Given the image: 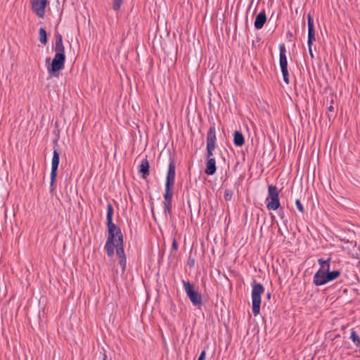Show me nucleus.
<instances>
[{
	"mask_svg": "<svg viewBox=\"0 0 360 360\" xmlns=\"http://www.w3.org/2000/svg\"><path fill=\"white\" fill-rule=\"evenodd\" d=\"M264 292V288L262 284L253 282L252 289V313L255 316H257L260 311L261 296Z\"/></svg>",
	"mask_w": 360,
	"mask_h": 360,
	"instance_id": "obj_1",
	"label": "nucleus"
},
{
	"mask_svg": "<svg viewBox=\"0 0 360 360\" xmlns=\"http://www.w3.org/2000/svg\"><path fill=\"white\" fill-rule=\"evenodd\" d=\"M182 283L186 295L189 298L190 301L194 306L200 308L202 304L201 294L195 290V285L188 281L183 280Z\"/></svg>",
	"mask_w": 360,
	"mask_h": 360,
	"instance_id": "obj_2",
	"label": "nucleus"
},
{
	"mask_svg": "<svg viewBox=\"0 0 360 360\" xmlns=\"http://www.w3.org/2000/svg\"><path fill=\"white\" fill-rule=\"evenodd\" d=\"M269 210H276L280 207L279 192L274 185L268 186V195L265 200Z\"/></svg>",
	"mask_w": 360,
	"mask_h": 360,
	"instance_id": "obj_3",
	"label": "nucleus"
},
{
	"mask_svg": "<svg viewBox=\"0 0 360 360\" xmlns=\"http://www.w3.org/2000/svg\"><path fill=\"white\" fill-rule=\"evenodd\" d=\"M340 274L339 270L328 271L323 274L321 271L320 273H315L313 278V283L316 286L323 285L338 278L340 276Z\"/></svg>",
	"mask_w": 360,
	"mask_h": 360,
	"instance_id": "obj_4",
	"label": "nucleus"
},
{
	"mask_svg": "<svg viewBox=\"0 0 360 360\" xmlns=\"http://www.w3.org/2000/svg\"><path fill=\"white\" fill-rule=\"evenodd\" d=\"M216 143V129L214 125L210 126L207 134V160L214 159L213 151L215 149Z\"/></svg>",
	"mask_w": 360,
	"mask_h": 360,
	"instance_id": "obj_5",
	"label": "nucleus"
},
{
	"mask_svg": "<svg viewBox=\"0 0 360 360\" xmlns=\"http://www.w3.org/2000/svg\"><path fill=\"white\" fill-rule=\"evenodd\" d=\"M279 63L282 72V75L283 77L284 82L288 84H289V77H288V61L286 58V49L284 44H281L279 45Z\"/></svg>",
	"mask_w": 360,
	"mask_h": 360,
	"instance_id": "obj_6",
	"label": "nucleus"
},
{
	"mask_svg": "<svg viewBox=\"0 0 360 360\" xmlns=\"http://www.w3.org/2000/svg\"><path fill=\"white\" fill-rule=\"evenodd\" d=\"M65 56L55 54L51 66L48 67V72L51 75L57 76L56 73L64 68Z\"/></svg>",
	"mask_w": 360,
	"mask_h": 360,
	"instance_id": "obj_7",
	"label": "nucleus"
},
{
	"mask_svg": "<svg viewBox=\"0 0 360 360\" xmlns=\"http://www.w3.org/2000/svg\"><path fill=\"white\" fill-rule=\"evenodd\" d=\"M112 216H113V207L111 204H108V210H107V214H106L108 232H115V235H117V240H120V237H121V238H123V235L122 233L120 228L117 227L112 222Z\"/></svg>",
	"mask_w": 360,
	"mask_h": 360,
	"instance_id": "obj_8",
	"label": "nucleus"
},
{
	"mask_svg": "<svg viewBox=\"0 0 360 360\" xmlns=\"http://www.w3.org/2000/svg\"><path fill=\"white\" fill-rule=\"evenodd\" d=\"M60 162V153L58 149L54 148L53 152V158L51 161V191H52L55 187L54 184L56 182V179L57 176V170L59 165Z\"/></svg>",
	"mask_w": 360,
	"mask_h": 360,
	"instance_id": "obj_9",
	"label": "nucleus"
},
{
	"mask_svg": "<svg viewBox=\"0 0 360 360\" xmlns=\"http://www.w3.org/2000/svg\"><path fill=\"white\" fill-rule=\"evenodd\" d=\"M117 235H115V232H108L104 249L106 251L107 255L110 257L114 255V248L115 244H117Z\"/></svg>",
	"mask_w": 360,
	"mask_h": 360,
	"instance_id": "obj_10",
	"label": "nucleus"
},
{
	"mask_svg": "<svg viewBox=\"0 0 360 360\" xmlns=\"http://www.w3.org/2000/svg\"><path fill=\"white\" fill-rule=\"evenodd\" d=\"M46 0H32V8L33 11L40 18H43L45 13Z\"/></svg>",
	"mask_w": 360,
	"mask_h": 360,
	"instance_id": "obj_11",
	"label": "nucleus"
},
{
	"mask_svg": "<svg viewBox=\"0 0 360 360\" xmlns=\"http://www.w3.org/2000/svg\"><path fill=\"white\" fill-rule=\"evenodd\" d=\"M307 25H308V41L307 45L310 46L316 40L315 30L314 27V20L310 14L307 15Z\"/></svg>",
	"mask_w": 360,
	"mask_h": 360,
	"instance_id": "obj_12",
	"label": "nucleus"
},
{
	"mask_svg": "<svg viewBox=\"0 0 360 360\" xmlns=\"http://www.w3.org/2000/svg\"><path fill=\"white\" fill-rule=\"evenodd\" d=\"M175 179V165L174 160L170 158L168 165V171L166 177L165 184L174 186Z\"/></svg>",
	"mask_w": 360,
	"mask_h": 360,
	"instance_id": "obj_13",
	"label": "nucleus"
},
{
	"mask_svg": "<svg viewBox=\"0 0 360 360\" xmlns=\"http://www.w3.org/2000/svg\"><path fill=\"white\" fill-rule=\"evenodd\" d=\"M55 46L53 47L54 51H56V54H61L63 56L65 55V47L63 43V37L60 33H56L55 34Z\"/></svg>",
	"mask_w": 360,
	"mask_h": 360,
	"instance_id": "obj_14",
	"label": "nucleus"
},
{
	"mask_svg": "<svg viewBox=\"0 0 360 360\" xmlns=\"http://www.w3.org/2000/svg\"><path fill=\"white\" fill-rule=\"evenodd\" d=\"M266 22V15L265 13V11L263 10L262 12H260L256 15L254 26L257 30H260L264 27Z\"/></svg>",
	"mask_w": 360,
	"mask_h": 360,
	"instance_id": "obj_15",
	"label": "nucleus"
},
{
	"mask_svg": "<svg viewBox=\"0 0 360 360\" xmlns=\"http://www.w3.org/2000/svg\"><path fill=\"white\" fill-rule=\"evenodd\" d=\"M149 168H150L149 162H148L147 158H145L144 159H143L141 160V165L139 167V173L141 174V176L143 179H146L149 176V174H150Z\"/></svg>",
	"mask_w": 360,
	"mask_h": 360,
	"instance_id": "obj_16",
	"label": "nucleus"
},
{
	"mask_svg": "<svg viewBox=\"0 0 360 360\" xmlns=\"http://www.w3.org/2000/svg\"><path fill=\"white\" fill-rule=\"evenodd\" d=\"M216 169L217 167L215 159L207 160L205 173L207 175H213L216 172Z\"/></svg>",
	"mask_w": 360,
	"mask_h": 360,
	"instance_id": "obj_17",
	"label": "nucleus"
},
{
	"mask_svg": "<svg viewBox=\"0 0 360 360\" xmlns=\"http://www.w3.org/2000/svg\"><path fill=\"white\" fill-rule=\"evenodd\" d=\"M245 143V139L243 134L239 131H236L233 134V143L236 146H242Z\"/></svg>",
	"mask_w": 360,
	"mask_h": 360,
	"instance_id": "obj_18",
	"label": "nucleus"
},
{
	"mask_svg": "<svg viewBox=\"0 0 360 360\" xmlns=\"http://www.w3.org/2000/svg\"><path fill=\"white\" fill-rule=\"evenodd\" d=\"M116 250V254L118 257V258H122V257H125L124 255V243H123V238H121L120 237V240H117V244H115Z\"/></svg>",
	"mask_w": 360,
	"mask_h": 360,
	"instance_id": "obj_19",
	"label": "nucleus"
},
{
	"mask_svg": "<svg viewBox=\"0 0 360 360\" xmlns=\"http://www.w3.org/2000/svg\"><path fill=\"white\" fill-rule=\"evenodd\" d=\"M174 186L172 185H167L165 184V191L164 194V202H172V190H173Z\"/></svg>",
	"mask_w": 360,
	"mask_h": 360,
	"instance_id": "obj_20",
	"label": "nucleus"
},
{
	"mask_svg": "<svg viewBox=\"0 0 360 360\" xmlns=\"http://www.w3.org/2000/svg\"><path fill=\"white\" fill-rule=\"evenodd\" d=\"M39 41L45 45L47 43V33L44 28L41 27L39 30Z\"/></svg>",
	"mask_w": 360,
	"mask_h": 360,
	"instance_id": "obj_21",
	"label": "nucleus"
},
{
	"mask_svg": "<svg viewBox=\"0 0 360 360\" xmlns=\"http://www.w3.org/2000/svg\"><path fill=\"white\" fill-rule=\"evenodd\" d=\"M330 260L331 259L330 257L328 259H326V262L323 265H322V266H320V269L316 273H320L321 271L323 274L324 273H326V271H330Z\"/></svg>",
	"mask_w": 360,
	"mask_h": 360,
	"instance_id": "obj_22",
	"label": "nucleus"
},
{
	"mask_svg": "<svg viewBox=\"0 0 360 360\" xmlns=\"http://www.w3.org/2000/svg\"><path fill=\"white\" fill-rule=\"evenodd\" d=\"M164 204V212L165 215H171L172 214V202H163Z\"/></svg>",
	"mask_w": 360,
	"mask_h": 360,
	"instance_id": "obj_23",
	"label": "nucleus"
},
{
	"mask_svg": "<svg viewBox=\"0 0 360 360\" xmlns=\"http://www.w3.org/2000/svg\"><path fill=\"white\" fill-rule=\"evenodd\" d=\"M350 339L354 343L355 345L359 342L360 338L359 335L356 333V332L354 330V329L352 330L351 335H350Z\"/></svg>",
	"mask_w": 360,
	"mask_h": 360,
	"instance_id": "obj_24",
	"label": "nucleus"
},
{
	"mask_svg": "<svg viewBox=\"0 0 360 360\" xmlns=\"http://www.w3.org/2000/svg\"><path fill=\"white\" fill-rule=\"evenodd\" d=\"M119 263L122 267V272L124 273L126 270V266H127L126 257H122V258H119Z\"/></svg>",
	"mask_w": 360,
	"mask_h": 360,
	"instance_id": "obj_25",
	"label": "nucleus"
},
{
	"mask_svg": "<svg viewBox=\"0 0 360 360\" xmlns=\"http://www.w3.org/2000/svg\"><path fill=\"white\" fill-rule=\"evenodd\" d=\"M122 2H123V0H114L113 4H112L113 9L115 11L119 10Z\"/></svg>",
	"mask_w": 360,
	"mask_h": 360,
	"instance_id": "obj_26",
	"label": "nucleus"
},
{
	"mask_svg": "<svg viewBox=\"0 0 360 360\" xmlns=\"http://www.w3.org/2000/svg\"><path fill=\"white\" fill-rule=\"evenodd\" d=\"M233 196V191L229 189H226L224 192V199L226 201H229L231 200Z\"/></svg>",
	"mask_w": 360,
	"mask_h": 360,
	"instance_id": "obj_27",
	"label": "nucleus"
},
{
	"mask_svg": "<svg viewBox=\"0 0 360 360\" xmlns=\"http://www.w3.org/2000/svg\"><path fill=\"white\" fill-rule=\"evenodd\" d=\"M295 204H296V207H297V210L301 213H304V207H303L302 204L301 203L300 200L297 199L296 201H295Z\"/></svg>",
	"mask_w": 360,
	"mask_h": 360,
	"instance_id": "obj_28",
	"label": "nucleus"
},
{
	"mask_svg": "<svg viewBox=\"0 0 360 360\" xmlns=\"http://www.w3.org/2000/svg\"><path fill=\"white\" fill-rule=\"evenodd\" d=\"M172 248L174 250H177L178 249V243L175 238L173 239L172 244Z\"/></svg>",
	"mask_w": 360,
	"mask_h": 360,
	"instance_id": "obj_29",
	"label": "nucleus"
},
{
	"mask_svg": "<svg viewBox=\"0 0 360 360\" xmlns=\"http://www.w3.org/2000/svg\"><path fill=\"white\" fill-rule=\"evenodd\" d=\"M206 356V352L205 350L202 351L200 356L198 358V360H205Z\"/></svg>",
	"mask_w": 360,
	"mask_h": 360,
	"instance_id": "obj_30",
	"label": "nucleus"
},
{
	"mask_svg": "<svg viewBox=\"0 0 360 360\" xmlns=\"http://www.w3.org/2000/svg\"><path fill=\"white\" fill-rule=\"evenodd\" d=\"M326 262V260H324L323 258H320L318 259V263L320 264V266H322Z\"/></svg>",
	"mask_w": 360,
	"mask_h": 360,
	"instance_id": "obj_31",
	"label": "nucleus"
},
{
	"mask_svg": "<svg viewBox=\"0 0 360 360\" xmlns=\"http://www.w3.org/2000/svg\"><path fill=\"white\" fill-rule=\"evenodd\" d=\"M194 263H195V259H189L188 265L190 266H194Z\"/></svg>",
	"mask_w": 360,
	"mask_h": 360,
	"instance_id": "obj_32",
	"label": "nucleus"
},
{
	"mask_svg": "<svg viewBox=\"0 0 360 360\" xmlns=\"http://www.w3.org/2000/svg\"><path fill=\"white\" fill-rule=\"evenodd\" d=\"M311 46L312 45H310V46H308V47H309V52L310 56H311V58H314V53L312 52Z\"/></svg>",
	"mask_w": 360,
	"mask_h": 360,
	"instance_id": "obj_33",
	"label": "nucleus"
},
{
	"mask_svg": "<svg viewBox=\"0 0 360 360\" xmlns=\"http://www.w3.org/2000/svg\"><path fill=\"white\" fill-rule=\"evenodd\" d=\"M328 110L330 111V112H333L334 111V108L332 105H330L328 108Z\"/></svg>",
	"mask_w": 360,
	"mask_h": 360,
	"instance_id": "obj_34",
	"label": "nucleus"
},
{
	"mask_svg": "<svg viewBox=\"0 0 360 360\" xmlns=\"http://www.w3.org/2000/svg\"><path fill=\"white\" fill-rule=\"evenodd\" d=\"M102 360H106L107 356L105 354H101Z\"/></svg>",
	"mask_w": 360,
	"mask_h": 360,
	"instance_id": "obj_35",
	"label": "nucleus"
},
{
	"mask_svg": "<svg viewBox=\"0 0 360 360\" xmlns=\"http://www.w3.org/2000/svg\"><path fill=\"white\" fill-rule=\"evenodd\" d=\"M266 297H267L268 299H270L271 298V293L270 292L267 293Z\"/></svg>",
	"mask_w": 360,
	"mask_h": 360,
	"instance_id": "obj_36",
	"label": "nucleus"
},
{
	"mask_svg": "<svg viewBox=\"0 0 360 360\" xmlns=\"http://www.w3.org/2000/svg\"><path fill=\"white\" fill-rule=\"evenodd\" d=\"M356 347H360V340H359V342L356 344Z\"/></svg>",
	"mask_w": 360,
	"mask_h": 360,
	"instance_id": "obj_37",
	"label": "nucleus"
}]
</instances>
